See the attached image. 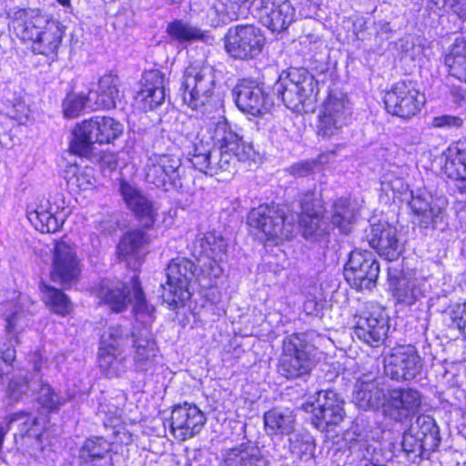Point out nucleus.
<instances>
[{"instance_id":"nucleus-61","label":"nucleus","mask_w":466,"mask_h":466,"mask_svg":"<svg viewBox=\"0 0 466 466\" xmlns=\"http://www.w3.org/2000/svg\"><path fill=\"white\" fill-rule=\"evenodd\" d=\"M450 95L456 104H461L466 100V90L461 86H451L450 87Z\"/></svg>"},{"instance_id":"nucleus-9","label":"nucleus","mask_w":466,"mask_h":466,"mask_svg":"<svg viewBox=\"0 0 466 466\" xmlns=\"http://www.w3.org/2000/svg\"><path fill=\"white\" fill-rule=\"evenodd\" d=\"M194 263L186 258H173L166 271L167 282L161 284V298L171 308L183 306L191 297L189 282L195 275Z\"/></svg>"},{"instance_id":"nucleus-24","label":"nucleus","mask_w":466,"mask_h":466,"mask_svg":"<svg viewBox=\"0 0 466 466\" xmlns=\"http://www.w3.org/2000/svg\"><path fill=\"white\" fill-rule=\"evenodd\" d=\"M261 24L273 33H281L295 20V8L289 0H255Z\"/></svg>"},{"instance_id":"nucleus-62","label":"nucleus","mask_w":466,"mask_h":466,"mask_svg":"<svg viewBox=\"0 0 466 466\" xmlns=\"http://www.w3.org/2000/svg\"><path fill=\"white\" fill-rule=\"evenodd\" d=\"M224 11L226 13V15L230 20H237V19H238L239 16L244 13V12H241L240 6L236 5V4H234V3H229V5L226 4Z\"/></svg>"},{"instance_id":"nucleus-58","label":"nucleus","mask_w":466,"mask_h":466,"mask_svg":"<svg viewBox=\"0 0 466 466\" xmlns=\"http://www.w3.org/2000/svg\"><path fill=\"white\" fill-rule=\"evenodd\" d=\"M462 119L456 116L441 115L434 116L431 120V126L437 128L451 129L459 128L462 126Z\"/></svg>"},{"instance_id":"nucleus-13","label":"nucleus","mask_w":466,"mask_h":466,"mask_svg":"<svg viewBox=\"0 0 466 466\" xmlns=\"http://www.w3.org/2000/svg\"><path fill=\"white\" fill-rule=\"evenodd\" d=\"M380 264L374 254L368 250L354 249L344 268L347 282L357 290H370L376 286Z\"/></svg>"},{"instance_id":"nucleus-14","label":"nucleus","mask_w":466,"mask_h":466,"mask_svg":"<svg viewBox=\"0 0 466 466\" xmlns=\"http://www.w3.org/2000/svg\"><path fill=\"white\" fill-rule=\"evenodd\" d=\"M27 218L42 233H55L65 222V202L62 194L52 198H38L27 207Z\"/></svg>"},{"instance_id":"nucleus-5","label":"nucleus","mask_w":466,"mask_h":466,"mask_svg":"<svg viewBox=\"0 0 466 466\" xmlns=\"http://www.w3.org/2000/svg\"><path fill=\"white\" fill-rule=\"evenodd\" d=\"M145 179L165 192L188 193L191 177L187 175L181 159L170 154H151L144 166Z\"/></svg>"},{"instance_id":"nucleus-23","label":"nucleus","mask_w":466,"mask_h":466,"mask_svg":"<svg viewBox=\"0 0 466 466\" xmlns=\"http://www.w3.org/2000/svg\"><path fill=\"white\" fill-rule=\"evenodd\" d=\"M29 362L33 365L35 372L33 392H37V402L49 412L57 411L70 400V395H63L43 381L42 377L47 374L49 364L47 359L44 358L40 351L34 352L30 356Z\"/></svg>"},{"instance_id":"nucleus-2","label":"nucleus","mask_w":466,"mask_h":466,"mask_svg":"<svg viewBox=\"0 0 466 466\" xmlns=\"http://www.w3.org/2000/svg\"><path fill=\"white\" fill-rule=\"evenodd\" d=\"M96 295L101 303L116 313L123 312L134 302L133 312L137 322L147 324L154 321L155 308L146 300L137 276L132 277L129 284L119 279H103L96 289Z\"/></svg>"},{"instance_id":"nucleus-50","label":"nucleus","mask_w":466,"mask_h":466,"mask_svg":"<svg viewBox=\"0 0 466 466\" xmlns=\"http://www.w3.org/2000/svg\"><path fill=\"white\" fill-rule=\"evenodd\" d=\"M427 8L433 13L452 11L466 20V0H426Z\"/></svg>"},{"instance_id":"nucleus-35","label":"nucleus","mask_w":466,"mask_h":466,"mask_svg":"<svg viewBox=\"0 0 466 466\" xmlns=\"http://www.w3.org/2000/svg\"><path fill=\"white\" fill-rule=\"evenodd\" d=\"M119 86L120 81L116 75L102 76L98 80L97 88L88 92L89 100H92L91 110L116 108L122 97Z\"/></svg>"},{"instance_id":"nucleus-4","label":"nucleus","mask_w":466,"mask_h":466,"mask_svg":"<svg viewBox=\"0 0 466 466\" xmlns=\"http://www.w3.org/2000/svg\"><path fill=\"white\" fill-rule=\"evenodd\" d=\"M316 348L309 340V334L293 333L285 337L278 360V373L288 379H303L316 366Z\"/></svg>"},{"instance_id":"nucleus-6","label":"nucleus","mask_w":466,"mask_h":466,"mask_svg":"<svg viewBox=\"0 0 466 466\" xmlns=\"http://www.w3.org/2000/svg\"><path fill=\"white\" fill-rule=\"evenodd\" d=\"M123 130V125L113 117L93 116L76 127L70 148L76 155L91 157L95 144H111L122 135Z\"/></svg>"},{"instance_id":"nucleus-63","label":"nucleus","mask_w":466,"mask_h":466,"mask_svg":"<svg viewBox=\"0 0 466 466\" xmlns=\"http://www.w3.org/2000/svg\"><path fill=\"white\" fill-rule=\"evenodd\" d=\"M358 448L359 450H362V449H365L367 451V453H369V448H368V444L364 441H359L357 442L353 448Z\"/></svg>"},{"instance_id":"nucleus-25","label":"nucleus","mask_w":466,"mask_h":466,"mask_svg":"<svg viewBox=\"0 0 466 466\" xmlns=\"http://www.w3.org/2000/svg\"><path fill=\"white\" fill-rule=\"evenodd\" d=\"M406 202L420 224L425 228L441 221L447 207L445 198L433 197L424 188L410 190Z\"/></svg>"},{"instance_id":"nucleus-19","label":"nucleus","mask_w":466,"mask_h":466,"mask_svg":"<svg viewBox=\"0 0 466 466\" xmlns=\"http://www.w3.org/2000/svg\"><path fill=\"white\" fill-rule=\"evenodd\" d=\"M384 399L383 414L395 420L404 421L413 417L420 410L421 393L412 388H389Z\"/></svg>"},{"instance_id":"nucleus-33","label":"nucleus","mask_w":466,"mask_h":466,"mask_svg":"<svg viewBox=\"0 0 466 466\" xmlns=\"http://www.w3.org/2000/svg\"><path fill=\"white\" fill-rule=\"evenodd\" d=\"M165 75L159 70L143 74L141 88L135 96L137 105L144 111L154 110L166 99Z\"/></svg>"},{"instance_id":"nucleus-52","label":"nucleus","mask_w":466,"mask_h":466,"mask_svg":"<svg viewBox=\"0 0 466 466\" xmlns=\"http://www.w3.org/2000/svg\"><path fill=\"white\" fill-rule=\"evenodd\" d=\"M290 453L299 459H308L313 451V442L308 435L294 434L289 439Z\"/></svg>"},{"instance_id":"nucleus-48","label":"nucleus","mask_w":466,"mask_h":466,"mask_svg":"<svg viewBox=\"0 0 466 466\" xmlns=\"http://www.w3.org/2000/svg\"><path fill=\"white\" fill-rule=\"evenodd\" d=\"M167 32L172 40L179 44L189 43L200 39L203 35L201 30L193 26L183 20H175L171 22L167 28Z\"/></svg>"},{"instance_id":"nucleus-20","label":"nucleus","mask_w":466,"mask_h":466,"mask_svg":"<svg viewBox=\"0 0 466 466\" xmlns=\"http://www.w3.org/2000/svg\"><path fill=\"white\" fill-rule=\"evenodd\" d=\"M205 413L194 403L175 405L170 413L169 427L174 438L185 441L200 433L206 424Z\"/></svg>"},{"instance_id":"nucleus-40","label":"nucleus","mask_w":466,"mask_h":466,"mask_svg":"<svg viewBox=\"0 0 466 466\" xmlns=\"http://www.w3.org/2000/svg\"><path fill=\"white\" fill-rule=\"evenodd\" d=\"M263 420L268 435H290L295 429V415L289 409L269 410L265 412Z\"/></svg>"},{"instance_id":"nucleus-51","label":"nucleus","mask_w":466,"mask_h":466,"mask_svg":"<svg viewBox=\"0 0 466 466\" xmlns=\"http://www.w3.org/2000/svg\"><path fill=\"white\" fill-rule=\"evenodd\" d=\"M92 100H89V93L69 94L64 99L63 106L65 115L68 117H75L84 109L91 110Z\"/></svg>"},{"instance_id":"nucleus-32","label":"nucleus","mask_w":466,"mask_h":466,"mask_svg":"<svg viewBox=\"0 0 466 466\" xmlns=\"http://www.w3.org/2000/svg\"><path fill=\"white\" fill-rule=\"evenodd\" d=\"M366 238L369 245L389 261L395 260L401 253L397 228L387 222L370 224Z\"/></svg>"},{"instance_id":"nucleus-49","label":"nucleus","mask_w":466,"mask_h":466,"mask_svg":"<svg viewBox=\"0 0 466 466\" xmlns=\"http://www.w3.org/2000/svg\"><path fill=\"white\" fill-rule=\"evenodd\" d=\"M381 190L387 195L391 192L393 198H399L404 202L410 195L409 186L403 178L395 177L391 174H385L381 178Z\"/></svg>"},{"instance_id":"nucleus-36","label":"nucleus","mask_w":466,"mask_h":466,"mask_svg":"<svg viewBox=\"0 0 466 466\" xmlns=\"http://www.w3.org/2000/svg\"><path fill=\"white\" fill-rule=\"evenodd\" d=\"M112 443L103 437L86 439L78 451V466H111Z\"/></svg>"},{"instance_id":"nucleus-16","label":"nucleus","mask_w":466,"mask_h":466,"mask_svg":"<svg viewBox=\"0 0 466 466\" xmlns=\"http://www.w3.org/2000/svg\"><path fill=\"white\" fill-rule=\"evenodd\" d=\"M424 101L412 82L400 81L392 86L384 96L387 112L403 119H410L421 109Z\"/></svg>"},{"instance_id":"nucleus-54","label":"nucleus","mask_w":466,"mask_h":466,"mask_svg":"<svg viewBox=\"0 0 466 466\" xmlns=\"http://www.w3.org/2000/svg\"><path fill=\"white\" fill-rule=\"evenodd\" d=\"M5 104L10 110L8 114L18 121L27 119L29 116V107L22 97L13 95V98H5Z\"/></svg>"},{"instance_id":"nucleus-34","label":"nucleus","mask_w":466,"mask_h":466,"mask_svg":"<svg viewBox=\"0 0 466 466\" xmlns=\"http://www.w3.org/2000/svg\"><path fill=\"white\" fill-rule=\"evenodd\" d=\"M445 174L457 181L456 187L466 194V137L451 145L442 154Z\"/></svg>"},{"instance_id":"nucleus-38","label":"nucleus","mask_w":466,"mask_h":466,"mask_svg":"<svg viewBox=\"0 0 466 466\" xmlns=\"http://www.w3.org/2000/svg\"><path fill=\"white\" fill-rule=\"evenodd\" d=\"M64 33L65 26L55 19L31 44L32 52L54 60L62 43Z\"/></svg>"},{"instance_id":"nucleus-8","label":"nucleus","mask_w":466,"mask_h":466,"mask_svg":"<svg viewBox=\"0 0 466 466\" xmlns=\"http://www.w3.org/2000/svg\"><path fill=\"white\" fill-rule=\"evenodd\" d=\"M314 78L304 68L283 71L273 86L272 91L292 111L305 110L314 100Z\"/></svg>"},{"instance_id":"nucleus-18","label":"nucleus","mask_w":466,"mask_h":466,"mask_svg":"<svg viewBox=\"0 0 466 466\" xmlns=\"http://www.w3.org/2000/svg\"><path fill=\"white\" fill-rule=\"evenodd\" d=\"M422 367V359L413 345L397 347L384 359L385 374L397 381L415 379Z\"/></svg>"},{"instance_id":"nucleus-44","label":"nucleus","mask_w":466,"mask_h":466,"mask_svg":"<svg viewBox=\"0 0 466 466\" xmlns=\"http://www.w3.org/2000/svg\"><path fill=\"white\" fill-rule=\"evenodd\" d=\"M426 444V449L435 450L441 442L439 427L434 419L429 415H420L410 427Z\"/></svg>"},{"instance_id":"nucleus-42","label":"nucleus","mask_w":466,"mask_h":466,"mask_svg":"<svg viewBox=\"0 0 466 466\" xmlns=\"http://www.w3.org/2000/svg\"><path fill=\"white\" fill-rule=\"evenodd\" d=\"M355 210L347 198L336 199L331 207L330 215L327 218L330 224L341 233L348 234L352 228L355 220Z\"/></svg>"},{"instance_id":"nucleus-30","label":"nucleus","mask_w":466,"mask_h":466,"mask_svg":"<svg viewBox=\"0 0 466 466\" xmlns=\"http://www.w3.org/2000/svg\"><path fill=\"white\" fill-rule=\"evenodd\" d=\"M54 20L39 9H20L15 13L11 26L20 40L31 45Z\"/></svg>"},{"instance_id":"nucleus-28","label":"nucleus","mask_w":466,"mask_h":466,"mask_svg":"<svg viewBox=\"0 0 466 466\" xmlns=\"http://www.w3.org/2000/svg\"><path fill=\"white\" fill-rule=\"evenodd\" d=\"M151 323H141L143 329L132 332L133 366L137 372L153 371L157 364L159 350L148 328Z\"/></svg>"},{"instance_id":"nucleus-7","label":"nucleus","mask_w":466,"mask_h":466,"mask_svg":"<svg viewBox=\"0 0 466 466\" xmlns=\"http://www.w3.org/2000/svg\"><path fill=\"white\" fill-rule=\"evenodd\" d=\"M250 231L262 241L279 242L292 238L297 228L293 216H286L279 205H260L248 215Z\"/></svg>"},{"instance_id":"nucleus-56","label":"nucleus","mask_w":466,"mask_h":466,"mask_svg":"<svg viewBox=\"0 0 466 466\" xmlns=\"http://www.w3.org/2000/svg\"><path fill=\"white\" fill-rule=\"evenodd\" d=\"M446 315L466 338V303H457L450 306L446 310Z\"/></svg>"},{"instance_id":"nucleus-45","label":"nucleus","mask_w":466,"mask_h":466,"mask_svg":"<svg viewBox=\"0 0 466 466\" xmlns=\"http://www.w3.org/2000/svg\"><path fill=\"white\" fill-rule=\"evenodd\" d=\"M43 300L57 315L66 316L73 309L70 299L61 290L50 285L41 283Z\"/></svg>"},{"instance_id":"nucleus-47","label":"nucleus","mask_w":466,"mask_h":466,"mask_svg":"<svg viewBox=\"0 0 466 466\" xmlns=\"http://www.w3.org/2000/svg\"><path fill=\"white\" fill-rule=\"evenodd\" d=\"M35 378L31 380L27 378V372L19 370L12 376L6 388V398L10 402H17L33 392Z\"/></svg>"},{"instance_id":"nucleus-53","label":"nucleus","mask_w":466,"mask_h":466,"mask_svg":"<svg viewBox=\"0 0 466 466\" xmlns=\"http://www.w3.org/2000/svg\"><path fill=\"white\" fill-rule=\"evenodd\" d=\"M402 449L407 454H413L414 457L421 456L423 451H430L426 449V444L421 441L412 430L410 428L408 431L404 432L402 437Z\"/></svg>"},{"instance_id":"nucleus-64","label":"nucleus","mask_w":466,"mask_h":466,"mask_svg":"<svg viewBox=\"0 0 466 466\" xmlns=\"http://www.w3.org/2000/svg\"><path fill=\"white\" fill-rule=\"evenodd\" d=\"M60 5L63 6H69L70 5V0H56Z\"/></svg>"},{"instance_id":"nucleus-59","label":"nucleus","mask_w":466,"mask_h":466,"mask_svg":"<svg viewBox=\"0 0 466 466\" xmlns=\"http://www.w3.org/2000/svg\"><path fill=\"white\" fill-rule=\"evenodd\" d=\"M15 359V350L10 342L0 344V360L6 365L11 364Z\"/></svg>"},{"instance_id":"nucleus-41","label":"nucleus","mask_w":466,"mask_h":466,"mask_svg":"<svg viewBox=\"0 0 466 466\" xmlns=\"http://www.w3.org/2000/svg\"><path fill=\"white\" fill-rule=\"evenodd\" d=\"M451 76L466 83V37H457L444 56Z\"/></svg>"},{"instance_id":"nucleus-1","label":"nucleus","mask_w":466,"mask_h":466,"mask_svg":"<svg viewBox=\"0 0 466 466\" xmlns=\"http://www.w3.org/2000/svg\"><path fill=\"white\" fill-rule=\"evenodd\" d=\"M208 139L205 138L201 123L190 119L177 138V144L192 166L209 176L233 174L238 162L248 160L253 154L251 144L232 128L220 114L208 118Z\"/></svg>"},{"instance_id":"nucleus-17","label":"nucleus","mask_w":466,"mask_h":466,"mask_svg":"<svg viewBox=\"0 0 466 466\" xmlns=\"http://www.w3.org/2000/svg\"><path fill=\"white\" fill-rule=\"evenodd\" d=\"M81 260L76 247L65 240L56 242L53 258L51 279L64 288H71L79 279Z\"/></svg>"},{"instance_id":"nucleus-55","label":"nucleus","mask_w":466,"mask_h":466,"mask_svg":"<svg viewBox=\"0 0 466 466\" xmlns=\"http://www.w3.org/2000/svg\"><path fill=\"white\" fill-rule=\"evenodd\" d=\"M24 445L26 448L27 454L40 462L46 461V457L52 452L49 445L44 444L42 436L32 437L31 443Z\"/></svg>"},{"instance_id":"nucleus-37","label":"nucleus","mask_w":466,"mask_h":466,"mask_svg":"<svg viewBox=\"0 0 466 466\" xmlns=\"http://www.w3.org/2000/svg\"><path fill=\"white\" fill-rule=\"evenodd\" d=\"M430 285L423 279H397L390 282L393 298L399 304L411 306L421 298L426 297Z\"/></svg>"},{"instance_id":"nucleus-3","label":"nucleus","mask_w":466,"mask_h":466,"mask_svg":"<svg viewBox=\"0 0 466 466\" xmlns=\"http://www.w3.org/2000/svg\"><path fill=\"white\" fill-rule=\"evenodd\" d=\"M180 93L184 104L193 110L203 113L220 105L221 99L216 92V75L212 66L194 62L185 70Z\"/></svg>"},{"instance_id":"nucleus-31","label":"nucleus","mask_w":466,"mask_h":466,"mask_svg":"<svg viewBox=\"0 0 466 466\" xmlns=\"http://www.w3.org/2000/svg\"><path fill=\"white\" fill-rule=\"evenodd\" d=\"M233 96L238 109L254 116L265 114L273 104L264 90L252 82L238 84L233 89Z\"/></svg>"},{"instance_id":"nucleus-46","label":"nucleus","mask_w":466,"mask_h":466,"mask_svg":"<svg viewBox=\"0 0 466 466\" xmlns=\"http://www.w3.org/2000/svg\"><path fill=\"white\" fill-rule=\"evenodd\" d=\"M65 178L71 192L78 193L92 189L95 187V177L91 167L80 168L77 166H69L66 171Z\"/></svg>"},{"instance_id":"nucleus-27","label":"nucleus","mask_w":466,"mask_h":466,"mask_svg":"<svg viewBox=\"0 0 466 466\" xmlns=\"http://www.w3.org/2000/svg\"><path fill=\"white\" fill-rule=\"evenodd\" d=\"M119 192L127 208L141 225L147 228H153L157 220L159 206L126 180L120 181Z\"/></svg>"},{"instance_id":"nucleus-10","label":"nucleus","mask_w":466,"mask_h":466,"mask_svg":"<svg viewBox=\"0 0 466 466\" xmlns=\"http://www.w3.org/2000/svg\"><path fill=\"white\" fill-rule=\"evenodd\" d=\"M127 339V333L119 325L108 327L101 336L98 363L107 377H118L128 370V360L120 350Z\"/></svg>"},{"instance_id":"nucleus-29","label":"nucleus","mask_w":466,"mask_h":466,"mask_svg":"<svg viewBox=\"0 0 466 466\" xmlns=\"http://www.w3.org/2000/svg\"><path fill=\"white\" fill-rule=\"evenodd\" d=\"M387 390L388 387L385 385L383 378L365 374L355 383L352 395L353 402L364 410L379 408L383 410Z\"/></svg>"},{"instance_id":"nucleus-21","label":"nucleus","mask_w":466,"mask_h":466,"mask_svg":"<svg viewBox=\"0 0 466 466\" xmlns=\"http://www.w3.org/2000/svg\"><path fill=\"white\" fill-rule=\"evenodd\" d=\"M312 424L319 431L339 424L344 417V400L334 390H319L310 404Z\"/></svg>"},{"instance_id":"nucleus-57","label":"nucleus","mask_w":466,"mask_h":466,"mask_svg":"<svg viewBox=\"0 0 466 466\" xmlns=\"http://www.w3.org/2000/svg\"><path fill=\"white\" fill-rule=\"evenodd\" d=\"M324 155L319 156V160H306L292 165L289 171L291 175L297 177H303L309 176L316 171L319 170V163L322 162Z\"/></svg>"},{"instance_id":"nucleus-43","label":"nucleus","mask_w":466,"mask_h":466,"mask_svg":"<svg viewBox=\"0 0 466 466\" xmlns=\"http://www.w3.org/2000/svg\"><path fill=\"white\" fill-rule=\"evenodd\" d=\"M148 240V236L142 230L127 232L118 244L117 250L119 257L123 259L132 258L136 261H138Z\"/></svg>"},{"instance_id":"nucleus-22","label":"nucleus","mask_w":466,"mask_h":466,"mask_svg":"<svg viewBox=\"0 0 466 466\" xmlns=\"http://www.w3.org/2000/svg\"><path fill=\"white\" fill-rule=\"evenodd\" d=\"M227 247V241L220 234L215 231L201 233L193 243V255L198 260L206 258L202 264L203 270H209L208 275L217 279L222 273L219 263L226 255Z\"/></svg>"},{"instance_id":"nucleus-12","label":"nucleus","mask_w":466,"mask_h":466,"mask_svg":"<svg viewBox=\"0 0 466 466\" xmlns=\"http://www.w3.org/2000/svg\"><path fill=\"white\" fill-rule=\"evenodd\" d=\"M265 37L259 28L252 25L230 27L225 35V49L236 59H253L262 51Z\"/></svg>"},{"instance_id":"nucleus-39","label":"nucleus","mask_w":466,"mask_h":466,"mask_svg":"<svg viewBox=\"0 0 466 466\" xmlns=\"http://www.w3.org/2000/svg\"><path fill=\"white\" fill-rule=\"evenodd\" d=\"M219 466H268V461L258 448L242 444L225 451Z\"/></svg>"},{"instance_id":"nucleus-15","label":"nucleus","mask_w":466,"mask_h":466,"mask_svg":"<svg viewBox=\"0 0 466 466\" xmlns=\"http://www.w3.org/2000/svg\"><path fill=\"white\" fill-rule=\"evenodd\" d=\"M300 214L299 226L307 239H317L329 233V225L323 216L324 209L320 196L309 190L299 198Z\"/></svg>"},{"instance_id":"nucleus-11","label":"nucleus","mask_w":466,"mask_h":466,"mask_svg":"<svg viewBox=\"0 0 466 466\" xmlns=\"http://www.w3.org/2000/svg\"><path fill=\"white\" fill-rule=\"evenodd\" d=\"M352 107L341 93H330L319 115L318 135L322 138L338 137L350 121Z\"/></svg>"},{"instance_id":"nucleus-60","label":"nucleus","mask_w":466,"mask_h":466,"mask_svg":"<svg viewBox=\"0 0 466 466\" xmlns=\"http://www.w3.org/2000/svg\"><path fill=\"white\" fill-rule=\"evenodd\" d=\"M25 317L24 312L15 311L6 319V331L11 334L15 332L17 328L21 325L19 322Z\"/></svg>"},{"instance_id":"nucleus-26","label":"nucleus","mask_w":466,"mask_h":466,"mask_svg":"<svg viewBox=\"0 0 466 466\" xmlns=\"http://www.w3.org/2000/svg\"><path fill=\"white\" fill-rule=\"evenodd\" d=\"M388 317L381 308L355 317L353 334L371 347L381 344L389 331Z\"/></svg>"}]
</instances>
